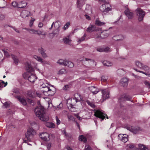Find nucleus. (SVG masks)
I'll return each mask as SVG.
<instances>
[{"instance_id": "20", "label": "nucleus", "mask_w": 150, "mask_h": 150, "mask_svg": "<svg viewBox=\"0 0 150 150\" xmlns=\"http://www.w3.org/2000/svg\"><path fill=\"white\" fill-rule=\"evenodd\" d=\"M124 39V37L121 35H116L113 37V40L116 41L122 40Z\"/></svg>"}, {"instance_id": "2", "label": "nucleus", "mask_w": 150, "mask_h": 150, "mask_svg": "<svg viewBox=\"0 0 150 150\" xmlns=\"http://www.w3.org/2000/svg\"><path fill=\"white\" fill-rule=\"evenodd\" d=\"M36 132L32 128H29L27 130V133L25 134V138L27 140L23 139L24 142L25 143H28V142H31L32 141L33 136L35 135Z\"/></svg>"}, {"instance_id": "10", "label": "nucleus", "mask_w": 150, "mask_h": 150, "mask_svg": "<svg viewBox=\"0 0 150 150\" xmlns=\"http://www.w3.org/2000/svg\"><path fill=\"white\" fill-rule=\"evenodd\" d=\"M102 98L103 100H105L109 98V92L106 91L105 89H103L102 90Z\"/></svg>"}, {"instance_id": "1", "label": "nucleus", "mask_w": 150, "mask_h": 150, "mask_svg": "<svg viewBox=\"0 0 150 150\" xmlns=\"http://www.w3.org/2000/svg\"><path fill=\"white\" fill-rule=\"evenodd\" d=\"M34 111L36 116L40 120L43 121H47L48 120V117L45 116V109L40 104L35 108Z\"/></svg>"}, {"instance_id": "22", "label": "nucleus", "mask_w": 150, "mask_h": 150, "mask_svg": "<svg viewBox=\"0 0 150 150\" xmlns=\"http://www.w3.org/2000/svg\"><path fill=\"white\" fill-rule=\"evenodd\" d=\"M85 4L84 0H78L77 2V7L80 8Z\"/></svg>"}, {"instance_id": "48", "label": "nucleus", "mask_w": 150, "mask_h": 150, "mask_svg": "<svg viewBox=\"0 0 150 150\" xmlns=\"http://www.w3.org/2000/svg\"><path fill=\"white\" fill-rule=\"evenodd\" d=\"M108 79V77L107 76H102L101 77V80L103 81H105Z\"/></svg>"}, {"instance_id": "40", "label": "nucleus", "mask_w": 150, "mask_h": 150, "mask_svg": "<svg viewBox=\"0 0 150 150\" xmlns=\"http://www.w3.org/2000/svg\"><path fill=\"white\" fill-rule=\"evenodd\" d=\"M66 60H64L62 59H60L57 62V63L61 65L64 66L65 64H66L65 62Z\"/></svg>"}, {"instance_id": "43", "label": "nucleus", "mask_w": 150, "mask_h": 150, "mask_svg": "<svg viewBox=\"0 0 150 150\" xmlns=\"http://www.w3.org/2000/svg\"><path fill=\"white\" fill-rule=\"evenodd\" d=\"M117 72L119 76H122L124 72L122 69H119L117 70Z\"/></svg>"}, {"instance_id": "60", "label": "nucleus", "mask_w": 150, "mask_h": 150, "mask_svg": "<svg viewBox=\"0 0 150 150\" xmlns=\"http://www.w3.org/2000/svg\"><path fill=\"white\" fill-rule=\"evenodd\" d=\"M56 120L57 121V125L60 124V121L58 119L57 116L56 117Z\"/></svg>"}, {"instance_id": "51", "label": "nucleus", "mask_w": 150, "mask_h": 150, "mask_svg": "<svg viewBox=\"0 0 150 150\" xmlns=\"http://www.w3.org/2000/svg\"><path fill=\"white\" fill-rule=\"evenodd\" d=\"M141 69H142L144 70H149V67L147 66H143V65Z\"/></svg>"}, {"instance_id": "19", "label": "nucleus", "mask_w": 150, "mask_h": 150, "mask_svg": "<svg viewBox=\"0 0 150 150\" xmlns=\"http://www.w3.org/2000/svg\"><path fill=\"white\" fill-rule=\"evenodd\" d=\"M38 52L41 54L42 56L44 58H46L47 57V56L46 53H45V50L42 48L41 47L38 49Z\"/></svg>"}, {"instance_id": "29", "label": "nucleus", "mask_w": 150, "mask_h": 150, "mask_svg": "<svg viewBox=\"0 0 150 150\" xmlns=\"http://www.w3.org/2000/svg\"><path fill=\"white\" fill-rule=\"evenodd\" d=\"M59 27L60 26H59L57 28L54 30L52 33H51L52 34H53L52 36L53 37L54 36H57L59 34Z\"/></svg>"}, {"instance_id": "47", "label": "nucleus", "mask_w": 150, "mask_h": 150, "mask_svg": "<svg viewBox=\"0 0 150 150\" xmlns=\"http://www.w3.org/2000/svg\"><path fill=\"white\" fill-rule=\"evenodd\" d=\"M70 23L69 22H67L66 24L64 25V27L63 28L64 29V30H66V29H67L69 25H70Z\"/></svg>"}, {"instance_id": "18", "label": "nucleus", "mask_w": 150, "mask_h": 150, "mask_svg": "<svg viewBox=\"0 0 150 150\" xmlns=\"http://www.w3.org/2000/svg\"><path fill=\"white\" fill-rule=\"evenodd\" d=\"M96 50L100 52H108L110 51V48L108 47L105 48L98 47L96 49Z\"/></svg>"}, {"instance_id": "38", "label": "nucleus", "mask_w": 150, "mask_h": 150, "mask_svg": "<svg viewBox=\"0 0 150 150\" xmlns=\"http://www.w3.org/2000/svg\"><path fill=\"white\" fill-rule=\"evenodd\" d=\"M12 92L17 94L21 93L20 89L17 88H14L12 90Z\"/></svg>"}, {"instance_id": "56", "label": "nucleus", "mask_w": 150, "mask_h": 150, "mask_svg": "<svg viewBox=\"0 0 150 150\" xmlns=\"http://www.w3.org/2000/svg\"><path fill=\"white\" fill-rule=\"evenodd\" d=\"M84 59H85L86 61H90V62H92L93 63L94 62V60L90 59H88L86 58H84Z\"/></svg>"}, {"instance_id": "36", "label": "nucleus", "mask_w": 150, "mask_h": 150, "mask_svg": "<svg viewBox=\"0 0 150 150\" xmlns=\"http://www.w3.org/2000/svg\"><path fill=\"white\" fill-rule=\"evenodd\" d=\"M103 64L104 65L108 67L110 66H112V64L110 62L107 61H103Z\"/></svg>"}, {"instance_id": "8", "label": "nucleus", "mask_w": 150, "mask_h": 150, "mask_svg": "<svg viewBox=\"0 0 150 150\" xmlns=\"http://www.w3.org/2000/svg\"><path fill=\"white\" fill-rule=\"evenodd\" d=\"M109 35L106 32V31L101 32L99 35H96V38L99 39H104L107 37Z\"/></svg>"}, {"instance_id": "64", "label": "nucleus", "mask_w": 150, "mask_h": 150, "mask_svg": "<svg viewBox=\"0 0 150 150\" xmlns=\"http://www.w3.org/2000/svg\"><path fill=\"white\" fill-rule=\"evenodd\" d=\"M4 105L5 107L6 108H7L9 105L8 103L7 102H5L4 104Z\"/></svg>"}, {"instance_id": "27", "label": "nucleus", "mask_w": 150, "mask_h": 150, "mask_svg": "<svg viewBox=\"0 0 150 150\" xmlns=\"http://www.w3.org/2000/svg\"><path fill=\"white\" fill-rule=\"evenodd\" d=\"M95 24L98 26L103 25L105 24V23L101 22L98 18H97L95 21Z\"/></svg>"}, {"instance_id": "59", "label": "nucleus", "mask_w": 150, "mask_h": 150, "mask_svg": "<svg viewBox=\"0 0 150 150\" xmlns=\"http://www.w3.org/2000/svg\"><path fill=\"white\" fill-rule=\"evenodd\" d=\"M46 133L45 132V133H42L40 134V137L41 139H42V138H43V137H44V136L45 137V135L44 134H46Z\"/></svg>"}, {"instance_id": "11", "label": "nucleus", "mask_w": 150, "mask_h": 150, "mask_svg": "<svg viewBox=\"0 0 150 150\" xmlns=\"http://www.w3.org/2000/svg\"><path fill=\"white\" fill-rule=\"evenodd\" d=\"M125 14L128 17L129 19H131L133 17V13L130 12L128 8L124 11Z\"/></svg>"}, {"instance_id": "16", "label": "nucleus", "mask_w": 150, "mask_h": 150, "mask_svg": "<svg viewBox=\"0 0 150 150\" xmlns=\"http://www.w3.org/2000/svg\"><path fill=\"white\" fill-rule=\"evenodd\" d=\"M88 89L93 94H97L99 91V90L98 88L93 86L89 87H88Z\"/></svg>"}, {"instance_id": "9", "label": "nucleus", "mask_w": 150, "mask_h": 150, "mask_svg": "<svg viewBox=\"0 0 150 150\" xmlns=\"http://www.w3.org/2000/svg\"><path fill=\"white\" fill-rule=\"evenodd\" d=\"M128 136L126 134H120L118 135V139L125 143L128 141Z\"/></svg>"}, {"instance_id": "55", "label": "nucleus", "mask_w": 150, "mask_h": 150, "mask_svg": "<svg viewBox=\"0 0 150 150\" xmlns=\"http://www.w3.org/2000/svg\"><path fill=\"white\" fill-rule=\"evenodd\" d=\"M5 18L4 15L0 14V21L3 20Z\"/></svg>"}, {"instance_id": "58", "label": "nucleus", "mask_w": 150, "mask_h": 150, "mask_svg": "<svg viewBox=\"0 0 150 150\" xmlns=\"http://www.w3.org/2000/svg\"><path fill=\"white\" fill-rule=\"evenodd\" d=\"M127 146L130 149H132L134 147L133 145L132 144H129L127 145Z\"/></svg>"}, {"instance_id": "17", "label": "nucleus", "mask_w": 150, "mask_h": 150, "mask_svg": "<svg viewBox=\"0 0 150 150\" xmlns=\"http://www.w3.org/2000/svg\"><path fill=\"white\" fill-rule=\"evenodd\" d=\"M132 97L129 95H122L119 98V99L120 100H127L128 101H131Z\"/></svg>"}, {"instance_id": "25", "label": "nucleus", "mask_w": 150, "mask_h": 150, "mask_svg": "<svg viewBox=\"0 0 150 150\" xmlns=\"http://www.w3.org/2000/svg\"><path fill=\"white\" fill-rule=\"evenodd\" d=\"M66 64H65V66H67L68 67L71 68L74 67V64L71 62L68 61L67 60H66L65 62Z\"/></svg>"}, {"instance_id": "41", "label": "nucleus", "mask_w": 150, "mask_h": 150, "mask_svg": "<svg viewBox=\"0 0 150 150\" xmlns=\"http://www.w3.org/2000/svg\"><path fill=\"white\" fill-rule=\"evenodd\" d=\"M49 91H50L48 92L47 94L46 95V96H52L55 93V91H52L51 89H50Z\"/></svg>"}, {"instance_id": "34", "label": "nucleus", "mask_w": 150, "mask_h": 150, "mask_svg": "<svg viewBox=\"0 0 150 150\" xmlns=\"http://www.w3.org/2000/svg\"><path fill=\"white\" fill-rule=\"evenodd\" d=\"M79 140L80 141H83L84 143L87 142V139L83 135H81L79 137Z\"/></svg>"}, {"instance_id": "26", "label": "nucleus", "mask_w": 150, "mask_h": 150, "mask_svg": "<svg viewBox=\"0 0 150 150\" xmlns=\"http://www.w3.org/2000/svg\"><path fill=\"white\" fill-rule=\"evenodd\" d=\"M95 30V26L93 25H91L88 28L86 31L89 33H91Z\"/></svg>"}, {"instance_id": "49", "label": "nucleus", "mask_w": 150, "mask_h": 150, "mask_svg": "<svg viewBox=\"0 0 150 150\" xmlns=\"http://www.w3.org/2000/svg\"><path fill=\"white\" fill-rule=\"evenodd\" d=\"M84 150H93V149L89 145H86L85 147Z\"/></svg>"}, {"instance_id": "63", "label": "nucleus", "mask_w": 150, "mask_h": 150, "mask_svg": "<svg viewBox=\"0 0 150 150\" xmlns=\"http://www.w3.org/2000/svg\"><path fill=\"white\" fill-rule=\"evenodd\" d=\"M47 149L48 150L50 149V148L51 146V143H48L47 144Z\"/></svg>"}, {"instance_id": "62", "label": "nucleus", "mask_w": 150, "mask_h": 150, "mask_svg": "<svg viewBox=\"0 0 150 150\" xmlns=\"http://www.w3.org/2000/svg\"><path fill=\"white\" fill-rule=\"evenodd\" d=\"M64 150H73L72 148L69 146H67L65 147Z\"/></svg>"}, {"instance_id": "57", "label": "nucleus", "mask_w": 150, "mask_h": 150, "mask_svg": "<svg viewBox=\"0 0 150 150\" xmlns=\"http://www.w3.org/2000/svg\"><path fill=\"white\" fill-rule=\"evenodd\" d=\"M11 56L12 58L13 59V61L15 60H16V59H18V58L16 56H15L13 54H11Z\"/></svg>"}, {"instance_id": "45", "label": "nucleus", "mask_w": 150, "mask_h": 150, "mask_svg": "<svg viewBox=\"0 0 150 150\" xmlns=\"http://www.w3.org/2000/svg\"><path fill=\"white\" fill-rule=\"evenodd\" d=\"M63 40L65 43L68 44L71 42V40L69 38H65L63 39Z\"/></svg>"}, {"instance_id": "39", "label": "nucleus", "mask_w": 150, "mask_h": 150, "mask_svg": "<svg viewBox=\"0 0 150 150\" xmlns=\"http://www.w3.org/2000/svg\"><path fill=\"white\" fill-rule=\"evenodd\" d=\"M87 103L92 108H94L95 105L93 102H90L89 100H87L86 101Z\"/></svg>"}, {"instance_id": "28", "label": "nucleus", "mask_w": 150, "mask_h": 150, "mask_svg": "<svg viewBox=\"0 0 150 150\" xmlns=\"http://www.w3.org/2000/svg\"><path fill=\"white\" fill-rule=\"evenodd\" d=\"M27 4L24 1H21L18 3V8H22L26 6Z\"/></svg>"}, {"instance_id": "46", "label": "nucleus", "mask_w": 150, "mask_h": 150, "mask_svg": "<svg viewBox=\"0 0 150 150\" xmlns=\"http://www.w3.org/2000/svg\"><path fill=\"white\" fill-rule=\"evenodd\" d=\"M27 95L29 97L33 98V93L31 90H29L27 91Z\"/></svg>"}, {"instance_id": "30", "label": "nucleus", "mask_w": 150, "mask_h": 150, "mask_svg": "<svg viewBox=\"0 0 150 150\" xmlns=\"http://www.w3.org/2000/svg\"><path fill=\"white\" fill-rule=\"evenodd\" d=\"M7 84V82H5L2 80H0V90H1L2 88L5 87Z\"/></svg>"}, {"instance_id": "33", "label": "nucleus", "mask_w": 150, "mask_h": 150, "mask_svg": "<svg viewBox=\"0 0 150 150\" xmlns=\"http://www.w3.org/2000/svg\"><path fill=\"white\" fill-rule=\"evenodd\" d=\"M139 148L141 150H149V149L145 145L141 144L138 145Z\"/></svg>"}, {"instance_id": "4", "label": "nucleus", "mask_w": 150, "mask_h": 150, "mask_svg": "<svg viewBox=\"0 0 150 150\" xmlns=\"http://www.w3.org/2000/svg\"><path fill=\"white\" fill-rule=\"evenodd\" d=\"M94 115L96 117L101 119V121L103 120L105 117L107 119L108 118V116L106 114L104 113L99 110H97L95 112Z\"/></svg>"}, {"instance_id": "37", "label": "nucleus", "mask_w": 150, "mask_h": 150, "mask_svg": "<svg viewBox=\"0 0 150 150\" xmlns=\"http://www.w3.org/2000/svg\"><path fill=\"white\" fill-rule=\"evenodd\" d=\"M67 73L66 70L64 69H62L60 70L58 72V74L61 75L62 74H65Z\"/></svg>"}, {"instance_id": "6", "label": "nucleus", "mask_w": 150, "mask_h": 150, "mask_svg": "<svg viewBox=\"0 0 150 150\" xmlns=\"http://www.w3.org/2000/svg\"><path fill=\"white\" fill-rule=\"evenodd\" d=\"M78 101L74 98H71V103L69 104V105L68 106V108L71 112L75 111L76 108L73 106L75 105V104Z\"/></svg>"}, {"instance_id": "21", "label": "nucleus", "mask_w": 150, "mask_h": 150, "mask_svg": "<svg viewBox=\"0 0 150 150\" xmlns=\"http://www.w3.org/2000/svg\"><path fill=\"white\" fill-rule=\"evenodd\" d=\"M128 80L126 78L122 79L121 83L124 87H126L128 85Z\"/></svg>"}, {"instance_id": "14", "label": "nucleus", "mask_w": 150, "mask_h": 150, "mask_svg": "<svg viewBox=\"0 0 150 150\" xmlns=\"http://www.w3.org/2000/svg\"><path fill=\"white\" fill-rule=\"evenodd\" d=\"M26 69L27 71L29 73H32L34 71V69L31 65L27 62L25 64Z\"/></svg>"}, {"instance_id": "5", "label": "nucleus", "mask_w": 150, "mask_h": 150, "mask_svg": "<svg viewBox=\"0 0 150 150\" xmlns=\"http://www.w3.org/2000/svg\"><path fill=\"white\" fill-rule=\"evenodd\" d=\"M127 130L135 134L138 133L139 132L142 130L138 126H129L127 127Z\"/></svg>"}, {"instance_id": "44", "label": "nucleus", "mask_w": 150, "mask_h": 150, "mask_svg": "<svg viewBox=\"0 0 150 150\" xmlns=\"http://www.w3.org/2000/svg\"><path fill=\"white\" fill-rule=\"evenodd\" d=\"M86 36V33H84L83 35L81 38L79 39L78 42L80 43L81 42L85 40Z\"/></svg>"}, {"instance_id": "13", "label": "nucleus", "mask_w": 150, "mask_h": 150, "mask_svg": "<svg viewBox=\"0 0 150 150\" xmlns=\"http://www.w3.org/2000/svg\"><path fill=\"white\" fill-rule=\"evenodd\" d=\"M100 9L102 12H107L110 11H111V8H110L108 6L107 7L105 4H102L100 6Z\"/></svg>"}, {"instance_id": "31", "label": "nucleus", "mask_w": 150, "mask_h": 150, "mask_svg": "<svg viewBox=\"0 0 150 150\" xmlns=\"http://www.w3.org/2000/svg\"><path fill=\"white\" fill-rule=\"evenodd\" d=\"M46 126L50 128H54L55 127V126L53 123L47 122L46 123Z\"/></svg>"}, {"instance_id": "32", "label": "nucleus", "mask_w": 150, "mask_h": 150, "mask_svg": "<svg viewBox=\"0 0 150 150\" xmlns=\"http://www.w3.org/2000/svg\"><path fill=\"white\" fill-rule=\"evenodd\" d=\"M45 136H44V137H43L42 138V139L45 141H48L50 139V136L49 134L47 133H46V134H44Z\"/></svg>"}, {"instance_id": "54", "label": "nucleus", "mask_w": 150, "mask_h": 150, "mask_svg": "<svg viewBox=\"0 0 150 150\" xmlns=\"http://www.w3.org/2000/svg\"><path fill=\"white\" fill-rule=\"evenodd\" d=\"M35 20V19L33 20H31L30 21V27H31L33 26V23L34 21Z\"/></svg>"}, {"instance_id": "52", "label": "nucleus", "mask_w": 150, "mask_h": 150, "mask_svg": "<svg viewBox=\"0 0 150 150\" xmlns=\"http://www.w3.org/2000/svg\"><path fill=\"white\" fill-rule=\"evenodd\" d=\"M27 101L31 105H33V100L28 98H27Z\"/></svg>"}, {"instance_id": "24", "label": "nucleus", "mask_w": 150, "mask_h": 150, "mask_svg": "<svg viewBox=\"0 0 150 150\" xmlns=\"http://www.w3.org/2000/svg\"><path fill=\"white\" fill-rule=\"evenodd\" d=\"M74 98L78 102L80 101L81 100L82 98L81 95L78 93H75L74 95Z\"/></svg>"}, {"instance_id": "7", "label": "nucleus", "mask_w": 150, "mask_h": 150, "mask_svg": "<svg viewBox=\"0 0 150 150\" xmlns=\"http://www.w3.org/2000/svg\"><path fill=\"white\" fill-rule=\"evenodd\" d=\"M15 97L18 100L23 106H26L27 104L25 98L21 96H16Z\"/></svg>"}, {"instance_id": "35", "label": "nucleus", "mask_w": 150, "mask_h": 150, "mask_svg": "<svg viewBox=\"0 0 150 150\" xmlns=\"http://www.w3.org/2000/svg\"><path fill=\"white\" fill-rule=\"evenodd\" d=\"M135 64L137 67L140 69L142 68L143 65V64L138 61H135Z\"/></svg>"}, {"instance_id": "15", "label": "nucleus", "mask_w": 150, "mask_h": 150, "mask_svg": "<svg viewBox=\"0 0 150 150\" xmlns=\"http://www.w3.org/2000/svg\"><path fill=\"white\" fill-rule=\"evenodd\" d=\"M28 78V80L32 83L34 82L35 80L37 79L36 75L33 74H31L30 75H29Z\"/></svg>"}, {"instance_id": "42", "label": "nucleus", "mask_w": 150, "mask_h": 150, "mask_svg": "<svg viewBox=\"0 0 150 150\" xmlns=\"http://www.w3.org/2000/svg\"><path fill=\"white\" fill-rule=\"evenodd\" d=\"M45 90H42L43 91V93L46 96V95L47 94V93H48V92L49 91V90L50 89L48 87H45Z\"/></svg>"}, {"instance_id": "50", "label": "nucleus", "mask_w": 150, "mask_h": 150, "mask_svg": "<svg viewBox=\"0 0 150 150\" xmlns=\"http://www.w3.org/2000/svg\"><path fill=\"white\" fill-rule=\"evenodd\" d=\"M18 3L16 1H13L12 2V4L13 6L15 7H18Z\"/></svg>"}, {"instance_id": "61", "label": "nucleus", "mask_w": 150, "mask_h": 150, "mask_svg": "<svg viewBox=\"0 0 150 150\" xmlns=\"http://www.w3.org/2000/svg\"><path fill=\"white\" fill-rule=\"evenodd\" d=\"M69 86L68 85H65L63 88V89L64 90H67L68 88H69Z\"/></svg>"}, {"instance_id": "3", "label": "nucleus", "mask_w": 150, "mask_h": 150, "mask_svg": "<svg viewBox=\"0 0 150 150\" xmlns=\"http://www.w3.org/2000/svg\"><path fill=\"white\" fill-rule=\"evenodd\" d=\"M138 19L139 21L143 20L145 15V12L140 8H137L136 10Z\"/></svg>"}, {"instance_id": "23", "label": "nucleus", "mask_w": 150, "mask_h": 150, "mask_svg": "<svg viewBox=\"0 0 150 150\" xmlns=\"http://www.w3.org/2000/svg\"><path fill=\"white\" fill-rule=\"evenodd\" d=\"M7 5L6 2L4 0H0V8H5Z\"/></svg>"}, {"instance_id": "12", "label": "nucleus", "mask_w": 150, "mask_h": 150, "mask_svg": "<svg viewBox=\"0 0 150 150\" xmlns=\"http://www.w3.org/2000/svg\"><path fill=\"white\" fill-rule=\"evenodd\" d=\"M34 58L38 61L41 62L43 65L49 64V63L43 60L41 57L37 55H34Z\"/></svg>"}, {"instance_id": "53", "label": "nucleus", "mask_w": 150, "mask_h": 150, "mask_svg": "<svg viewBox=\"0 0 150 150\" xmlns=\"http://www.w3.org/2000/svg\"><path fill=\"white\" fill-rule=\"evenodd\" d=\"M58 21H57L55 22H53V23H52V24L51 27L50 28V29H51L52 28L53 25L54 24V25H55V24H56V25H58V26H59V24L58 23ZM54 26V27L55 26V25Z\"/></svg>"}]
</instances>
